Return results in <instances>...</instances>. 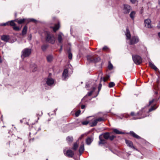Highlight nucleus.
<instances>
[{
	"label": "nucleus",
	"instance_id": "obj_34",
	"mask_svg": "<svg viewBox=\"0 0 160 160\" xmlns=\"http://www.w3.org/2000/svg\"><path fill=\"white\" fill-rule=\"evenodd\" d=\"M10 25L11 26H13L14 27V26L15 25V24L14 22L13 21H11L10 22Z\"/></svg>",
	"mask_w": 160,
	"mask_h": 160
},
{
	"label": "nucleus",
	"instance_id": "obj_18",
	"mask_svg": "<svg viewBox=\"0 0 160 160\" xmlns=\"http://www.w3.org/2000/svg\"><path fill=\"white\" fill-rule=\"evenodd\" d=\"M84 150V144H82L79 149V152L80 154H81L83 152V151Z\"/></svg>",
	"mask_w": 160,
	"mask_h": 160
},
{
	"label": "nucleus",
	"instance_id": "obj_37",
	"mask_svg": "<svg viewBox=\"0 0 160 160\" xmlns=\"http://www.w3.org/2000/svg\"><path fill=\"white\" fill-rule=\"evenodd\" d=\"M81 112V111L80 110H78L75 113V115L76 116L78 117L80 114Z\"/></svg>",
	"mask_w": 160,
	"mask_h": 160
},
{
	"label": "nucleus",
	"instance_id": "obj_32",
	"mask_svg": "<svg viewBox=\"0 0 160 160\" xmlns=\"http://www.w3.org/2000/svg\"><path fill=\"white\" fill-rule=\"evenodd\" d=\"M36 21L34 19H32V18H30V19H27V22H36Z\"/></svg>",
	"mask_w": 160,
	"mask_h": 160
},
{
	"label": "nucleus",
	"instance_id": "obj_17",
	"mask_svg": "<svg viewBox=\"0 0 160 160\" xmlns=\"http://www.w3.org/2000/svg\"><path fill=\"white\" fill-rule=\"evenodd\" d=\"M47 60L48 62H51L53 59V56L52 55H48L47 57Z\"/></svg>",
	"mask_w": 160,
	"mask_h": 160
},
{
	"label": "nucleus",
	"instance_id": "obj_44",
	"mask_svg": "<svg viewBox=\"0 0 160 160\" xmlns=\"http://www.w3.org/2000/svg\"><path fill=\"white\" fill-rule=\"evenodd\" d=\"M92 91H91L89 92H88L87 94V95H88L89 96L91 95L92 93Z\"/></svg>",
	"mask_w": 160,
	"mask_h": 160
},
{
	"label": "nucleus",
	"instance_id": "obj_22",
	"mask_svg": "<svg viewBox=\"0 0 160 160\" xmlns=\"http://www.w3.org/2000/svg\"><path fill=\"white\" fill-rule=\"evenodd\" d=\"M93 141V139L90 138H88L86 140V143L88 145H90Z\"/></svg>",
	"mask_w": 160,
	"mask_h": 160
},
{
	"label": "nucleus",
	"instance_id": "obj_12",
	"mask_svg": "<svg viewBox=\"0 0 160 160\" xmlns=\"http://www.w3.org/2000/svg\"><path fill=\"white\" fill-rule=\"evenodd\" d=\"M125 142L127 144V145L129 147H130L133 148L134 149L137 150L133 146V144L132 142L128 141V140H126Z\"/></svg>",
	"mask_w": 160,
	"mask_h": 160
},
{
	"label": "nucleus",
	"instance_id": "obj_41",
	"mask_svg": "<svg viewBox=\"0 0 160 160\" xmlns=\"http://www.w3.org/2000/svg\"><path fill=\"white\" fill-rule=\"evenodd\" d=\"M115 137V136H114L113 135H112V136H109V138L111 140H113L114 139V138Z\"/></svg>",
	"mask_w": 160,
	"mask_h": 160
},
{
	"label": "nucleus",
	"instance_id": "obj_46",
	"mask_svg": "<svg viewBox=\"0 0 160 160\" xmlns=\"http://www.w3.org/2000/svg\"><path fill=\"white\" fill-rule=\"evenodd\" d=\"M108 48L107 46H105L103 48V50H106L107 49H108Z\"/></svg>",
	"mask_w": 160,
	"mask_h": 160
},
{
	"label": "nucleus",
	"instance_id": "obj_51",
	"mask_svg": "<svg viewBox=\"0 0 160 160\" xmlns=\"http://www.w3.org/2000/svg\"><path fill=\"white\" fill-rule=\"evenodd\" d=\"M83 137V135H82L81 136V137H80L79 138V139H81Z\"/></svg>",
	"mask_w": 160,
	"mask_h": 160
},
{
	"label": "nucleus",
	"instance_id": "obj_27",
	"mask_svg": "<svg viewBox=\"0 0 160 160\" xmlns=\"http://www.w3.org/2000/svg\"><path fill=\"white\" fill-rule=\"evenodd\" d=\"M136 13L134 11L132 12L130 15V18L132 19H134Z\"/></svg>",
	"mask_w": 160,
	"mask_h": 160
},
{
	"label": "nucleus",
	"instance_id": "obj_54",
	"mask_svg": "<svg viewBox=\"0 0 160 160\" xmlns=\"http://www.w3.org/2000/svg\"><path fill=\"white\" fill-rule=\"evenodd\" d=\"M62 46H61V49L60 50V51H61L62 50Z\"/></svg>",
	"mask_w": 160,
	"mask_h": 160
},
{
	"label": "nucleus",
	"instance_id": "obj_48",
	"mask_svg": "<svg viewBox=\"0 0 160 160\" xmlns=\"http://www.w3.org/2000/svg\"><path fill=\"white\" fill-rule=\"evenodd\" d=\"M131 1L132 3H134L136 2V0H131Z\"/></svg>",
	"mask_w": 160,
	"mask_h": 160
},
{
	"label": "nucleus",
	"instance_id": "obj_33",
	"mask_svg": "<svg viewBox=\"0 0 160 160\" xmlns=\"http://www.w3.org/2000/svg\"><path fill=\"white\" fill-rule=\"evenodd\" d=\"M98 122H101L102 121H104V119L102 118H98L97 119Z\"/></svg>",
	"mask_w": 160,
	"mask_h": 160
},
{
	"label": "nucleus",
	"instance_id": "obj_31",
	"mask_svg": "<svg viewBox=\"0 0 160 160\" xmlns=\"http://www.w3.org/2000/svg\"><path fill=\"white\" fill-rule=\"evenodd\" d=\"M115 85V84L114 82H110L109 84V87L110 88H112Z\"/></svg>",
	"mask_w": 160,
	"mask_h": 160
},
{
	"label": "nucleus",
	"instance_id": "obj_9",
	"mask_svg": "<svg viewBox=\"0 0 160 160\" xmlns=\"http://www.w3.org/2000/svg\"><path fill=\"white\" fill-rule=\"evenodd\" d=\"M145 26L148 28H151L152 26L151 24V21L150 19H148L144 21Z\"/></svg>",
	"mask_w": 160,
	"mask_h": 160
},
{
	"label": "nucleus",
	"instance_id": "obj_57",
	"mask_svg": "<svg viewBox=\"0 0 160 160\" xmlns=\"http://www.w3.org/2000/svg\"><path fill=\"white\" fill-rule=\"evenodd\" d=\"M155 93H156V94H157V93H158V92H156Z\"/></svg>",
	"mask_w": 160,
	"mask_h": 160
},
{
	"label": "nucleus",
	"instance_id": "obj_24",
	"mask_svg": "<svg viewBox=\"0 0 160 160\" xmlns=\"http://www.w3.org/2000/svg\"><path fill=\"white\" fill-rule=\"evenodd\" d=\"M27 21V19H21L19 20H16V21L18 23V24H22L25 21Z\"/></svg>",
	"mask_w": 160,
	"mask_h": 160
},
{
	"label": "nucleus",
	"instance_id": "obj_2",
	"mask_svg": "<svg viewBox=\"0 0 160 160\" xmlns=\"http://www.w3.org/2000/svg\"><path fill=\"white\" fill-rule=\"evenodd\" d=\"M103 137L106 139H108L109 138V134L108 132H106L103 135H100L99 136V138L100 139V141L99 142V144H104L105 143V141L102 139Z\"/></svg>",
	"mask_w": 160,
	"mask_h": 160
},
{
	"label": "nucleus",
	"instance_id": "obj_7",
	"mask_svg": "<svg viewBox=\"0 0 160 160\" xmlns=\"http://www.w3.org/2000/svg\"><path fill=\"white\" fill-rule=\"evenodd\" d=\"M64 154L66 156L69 157H72L74 155V153L71 150H67L66 152H65V150L63 151Z\"/></svg>",
	"mask_w": 160,
	"mask_h": 160
},
{
	"label": "nucleus",
	"instance_id": "obj_20",
	"mask_svg": "<svg viewBox=\"0 0 160 160\" xmlns=\"http://www.w3.org/2000/svg\"><path fill=\"white\" fill-rule=\"evenodd\" d=\"M130 135L133 136L134 137L138 139L140 138V137L138 135L136 134L134 132L132 131H131L130 132Z\"/></svg>",
	"mask_w": 160,
	"mask_h": 160
},
{
	"label": "nucleus",
	"instance_id": "obj_21",
	"mask_svg": "<svg viewBox=\"0 0 160 160\" xmlns=\"http://www.w3.org/2000/svg\"><path fill=\"white\" fill-rule=\"evenodd\" d=\"M113 131L114 132H115L116 134H124V133L119 131L117 129H113Z\"/></svg>",
	"mask_w": 160,
	"mask_h": 160
},
{
	"label": "nucleus",
	"instance_id": "obj_30",
	"mask_svg": "<svg viewBox=\"0 0 160 160\" xmlns=\"http://www.w3.org/2000/svg\"><path fill=\"white\" fill-rule=\"evenodd\" d=\"M62 34H60L58 35V40L59 42L61 43L62 41Z\"/></svg>",
	"mask_w": 160,
	"mask_h": 160
},
{
	"label": "nucleus",
	"instance_id": "obj_26",
	"mask_svg": "<svg viewBox=\"0 0 160 160\" xmlns=\"http://www.w3.org/2000/svg\"><path fill=\"white\" fill-rule=\"evenodd\" d=\"M60 27L59 24L58 23V24H56L55 26L53 28V30L54 32H55L57 31Z\"/></svg>",
	"mask_w": 160,
	"mask_h": 160
},
{
	"label": "nucleus",
	"instance_id": "obj_1",
	"mask_svg": "<svg viewBox=\"0 0 160 160\" xmlns=\"http://www.w3.org/2000/svg\"><path fill=\"white\" fill-rule=\"evenodd\" d=\"M32 50L30 48H25L23 49L22 52L21 57L22 58L28 57L31 54Z\"/></svg>",
	"mask_w": 160,
	"mask_h": 160
},
{
	"label": "nucleus",
	"instance_id": "obj_11",
	"mask_svg": "<svg viewBox=\"0 0 160 160\" xmlns=\"http://www.w3.org/2000/svg\"><path fill=\"white\" fill-rule=\"evenodd\" d=\"M54 80L53 79L51 78H48L47 79V84L49 86L51 85L54 84Z\"/></svg>",
	"mask_w": 160,
	"mask_h": 160
},
{
	"label": "nucleus",
	"instance_id": "obj_43",
	"mask_svg": "<svg viewBox=\"0 0 160 160\" xmlns=\"http://www.w3.org/2000/svg\"><path fill=\"white\" fill-rule=\"evenodd\" d=\"M46 46L44 45L42 47V49L43 51L45 50L46 49Z\"/></svg>",
	"mask_w": 160,
	"mask_h": 160
},
{
	"label": "nucleus",
	"instance_id": "obj_5",
	"mask_svg": "<svg viewBox=\"0 0 160 160\" xmlns=\"http://www.w3.org/2000/svg\"><path fill=\"white\" fill-rule=\"evenodd\" d=\"M87 59L88 61L89 62H96L99 61L100 60L99 58H95L94 56L92 55H89L87 56Z\"/></svg>",
	"mask_w": 160,
	"mask_h": 160
},
{
	"label": "nucleus",
	"instance_id": "obj_16",
	"mask_svg": "<svg viewBox=\"0 0 160 160\" xmlns=\"http://www.w3.org/2000/svg\"><path fill=\"white\" fill-rule=\"evenodd\" d=\"M66 140L68 143H71L73 141V138L72 137L68 136L66 138Z\"/></svg>",
	"mask_w": 160,
	"mask_h": 160
},
{
	"label": "nucleus",
	"instance_id": "obj_29",
	"mask_svg": "<svg viewBox=\"0 0 160 160\" xmlns=\"http://www.w3.org/2000/svg\"><path fill=\"white\" fill-rule=\"evenodd\" d=\"M27 30V27L25 26L22 31V34L24 35L26 34Z\"/></svg>",
	"mask_w": 160,
	"mask_h": 160
},
{
	"label": "nucleus",
	"instance_id": "obj_49",
	"mask_svg": "<svg viewBox=\"0 0 160 160\" xmlns=\"http://www.w3.org/2000/svg\"><path fill=\"white\" fill-rule=\"evenodd\" d=\"M154 100L153 99L152 100L150 101L149 102V105H150L152 103V102H153Z\"/></svg>",
	"mask_w": 160,
	"mask_h": 160
},
{
	"label": "nucleus",
	"instance_id": "obj_15",
	"mask_svg": "<svg viewBox=\"0 0 160 160\" xmlns=\"http://www.w3.org/2000/svg\"><path fill=\"white\" fill-rule=\"evenodd\" d=\"M68 71L67 69H65L64 70L63 74L62 77L64 79H65L68 76Z\"/></svg>",
	"mask_w": 160,
	"mask_h": 160
},
{
	"label": "nucleus",
	"instance_id": "obj_4",
	"mask_svg": "<svg viewBox=\"0 0 160 160\" xmlns=\"http://www.w3.org/2000/svg\"><path fill=\"white\" fill-rule=\"evenodd\" d=\"M132 58L135 63L137 65H139L142 62L141 58L139 56H132Z\"/></svg>",
	"mask_w": 160,
	"mask_h": 160
},
{
	"label": "nucleus",
	"instance_id": "obj_23",
	"mask_svg": "<svg viewBox=\"0 0 160 160\" xmlns=\"http://www.w3.org/2000/svg\"><path fill=\"white\" fill-rule=\"evenodd\" d=\"M131 115L132 116H134V117H133V119H140L142 118L145 117V116H143L142 117H136L135 116H136V115H135L134 112H131Z\"/></svg>",
	"mask_w": 160,
	"mask_h": 160
},
{
	"label": "nucleus",
	"instance_id": "obj_19",
	"mask_svg": "<svg viewBox=\"0 0 160 160\" xmlns=\"http://www.w3.org/2000/svg\"><path fill=\"white\" fill-rule=\"evenodd\" d=\"M149 66L152 68L154 69L156 71L158 70V68L155 66L154 65L152 64V62H149Z\"/></svg>",
	"mask_w": 160,
	"mask_h": 160
},
{
	"label": "nucleus",
	"instance_id": "obj_56",
	"mask_svg": "<svg viewBox=\"0 0 160 160\" xmlns=\"http://www.w3.org/2000/svg\"><path fill=\"white\" fill-rule=\"evenodd\" d=\"M36 71V69H35V70H32V71H33V72H34V71Z\"/></svg>",
	"mask_w": 160,
	"mask_h": 160
},
{
	"label": "nucleus",
	"instance_id": "obj_52",
	"mask_svg": "<svg viewBox=\"0 0 160 160\" xmlns=\"http://www.w3.org/2000/svg\"><path fill=\"white\" fill-rule=\"evenodd\" d=\"M158 37H159L160 38V32H159L158 33Z\"/></svg>",
	"mask_w": 160,
	"mask_h": 160
},
{
	"label": "nucleus",
	"instance_id": "obj_47",
	"mask_svg": "<svg viewBox=\"0 0 160 160\" xmlns=\"http://www.w3.org/2000/svg\"><path fill=\"white\" fill-rule=\"evenodd\" d=\"M101 86H102V85L101 84H99V86L98 87V90L99 91L100 90L101 88Z\"/></svg>",
	"mask_w": 160,
	"mask_h": 160
},
{
	"label": "nucleus",
	"instance_id": "obj_55",
	"mask_svg": "<svg viewBox=\"0 0 160 160\" xmlns=\"http://www.w3.org/2000/svg\"><path fill=\"white\" fill-rule=\"evenodd\" d=\"M95 89V88L94 87L93 88V90H94Z\"/></svg>",
	"mask_w": 160,
	"mask_h": 160
},
{
	"label": "nucleus",
	"instance_id": "obj_35",
	"mask_svg": "<svg viewBox=\"0 0 160 160\" xmlns=\"http://www.w3.org/2000/svg\"><path fill=\"white\" fill-rule=\"evenodd\" d=\"M13 29L14 30L16 31H19L20 30L19 28L18 27H17V26H14L13 27Z\"/></svg>",
	"mask_w": 160,
	"mask_h": 160
},
{
	"label": "nucleus",
	"instance_id": "obj_36",
	"mask_svg": "<svg viewBox=\"0 0 160 160\" xmlns=\"http://www.w3.org/2000/svg\"><path fill=\"white\" fill-rule=\"evenodd\" d=\"M108 68L110 70H111L112 69V68H113L112 65L110 63H109V65L108 66Z\"/></svg>",
	"mask_w": 160,
	"mask_h": 160
},
{
	"label": "nucleus",
	"instance_id": "obj_45",
	"mask_svg": "<svg viewBox=\"0 0 160 160\" xmlns=\"http://www.w3.org/2000/svg\"><path fill=\"white\" fill-rule=\"evenodd\" d=\"M157 27L158 28L160 29V21L158 23Z\"/></svg>",
	"mask_w": 160,
	"mask_h": 160
},
{
	"label": "nucleus",
	"instance_id": "obj_28",
	"mask_svg": "<svg viewBox=\"0 0 160 160\" xmlns=\"http://www.w3.org/2000/svg\"><path fill=\"white\" fill-rule=\"evenodd\" d=\"M110 76L109 75H107L105 77L102 78H101V81L103 80L104 82H106L108 80Z\"/></svg>",
	"mask_w": 160,
	"mask_h": 160
},
{
	"label": "nucleus",
	"instance_id": "obj_39",
	"mask_svg": "<svg viewBox=\"0 0 160 160\" xmlns=\"http://www.w3.org/2000/svg\"><path fill=\"white\" fill-rule=\"evenodd\" d=\"M156 108H154V106H153L149 109L148 110V112H150L154 110H155Z\"/></svg>",
	"mask_w": 160,
	"mask_h": 160
},
{
	"label": "nucleus",
	"instance_id": "obj_10",
	"mask_svg": "<svg viewBox=\"0 0 160 160\" xmlns=\"http://www.w3.org/2000/svg\"><path fill=\"white\" fill-rule=\"evenodd\" d=\"M98 122L96 118H93L92 120L89 122V125L91 127H93L97 125Z\"/></svg>",
	"mask_w": 160,
	"mask_h": 160
},
{
	"label": "nucleus",
	"instance_id": "obj_14",
	"mask_svg": "<svg viewBox=\"0 0 160 160\" xmlns=\"http://www.w3.org/2000/svg\"><path fill=\"white\" fill-rule=\"evenodd\" d=\"M1 39L5 42H7L10 38L8 36L3 35L1 37Z\"/></svg>",
	"mask_w": 160,
	"mask_h": 160
},
{
	"label": "nucleus",
	"instance_id": "obj_50",
	"mask_svg": "<svg viewBox=\"0 0 160 160\" xmlns=\"http://www.w3.org/2000/svg\"><path fill=\"white\" fill-rule=\"evenodd\" d=\"M85 107V105H83L81 106V108L82 109H84Z\"/></svg>",
	"mask_w": 160,
	"mask_h": 160
},
{
	"label": "nucleus",
	"instance_id": "obj_42",
	"mask_svg": "<svg viewBox=\"0 0 160 160\" xmlns=\"http://www.w3.org/2000/svg\"><path fill=\"white\" fill-rule=\"evenodd\" d=\"M8 23H9V22H7L6 23H2L1 24V26H6L7 25H8Z\"/></svg>",
	"mask_w": 160,
	"mask_h": 160
},
{
	"label": "nucleus",
	"instance_id": "obj_6",
	"mask_svg": "<svg viewBox=\"0 0 160 160\" xmlns=\"http://www.w3.org/2000/svg\"><path fill=\"white\" fill-rule=\"evenodd\" d=\"M130 10L131 7L130 6L125 4L123 5V8L122 10V12L124 13H128L130 12Z\"/></svg>",
	"mask_w": 160,
	"mask_h": 160
},
{
	"label": "nucleus",
	"instance_id": "obj_25",
	"mask_svg": "<svg viewBox=\"0 0 160 160\" xmlns=\"http://www.w3.org/2000/svg\"><path fill=\"white\" fill-rule=\"evenodd\" d=\"M78 147V144L77 142L74 143L73 145L72 149L73 150H76L77 149Z\"/></svg>",
	"mask_w": 160,
	"mask_h": 160
},
{
	"label": "nucleus",
	"instance_id": "obj_53",
	"mask_svg": "<svg viewBox=\"0 0 160 160\" xmlns=\"http://www.w3.org/2000/svg\"><path fill=\"white\" fill-rule=\"evenodd\" d=\"M2 62V60L1 58L0 57V62Z\"/></svg>",
	"mask_w": 160,
	"mask_h": 160
},
{
	"label": "nucleus",
	"instance_id": "obj_58",
	"mask_svg": "<svg viewBox=\"0 0 160 160\" xmlns=\"http://www.w3.org/2000/svg\"><path fill=\"white\" fill-rule=\"evenodd\" d=\"M139 114V113H138V114H137V115H138Z\"/></svg>",
	"mask_w": 160,
	"mask_h": 160
},
{
	"label": "nucleus",
	"instance_id": "obj_40",
	"mask_svg": "<svg viewBox=\"0 0 160 160\" xmlns=\"http://www.w3.org/2000/svg\"><path fill=\"white\" fill-rule=\"evenodd\" d=\"M72 54L70 52H68V58L69 59H71L72 58Z\"/></svg>",
	"mask_w": 160,
	"mask_h": 160
},
{
	"label": "nucleus",
	"instance_id": "obj_38",
	"mask_svg": "<svg viewBox=\"0 0 160 160\" xmlns=\"http://www.w3.org/2000/svg\"><path fill=\"white\" fill-rule=\"evenodd\" d=\"M89 123V122L88 121H83L82 122V123L84 125H86L88 124Z\"/></svg>",
	"mask_w": 160,
	"mask_h": 160
},
{
	"label": "nucleus",
	"instance_id": "obj_8",
	"mask_svg": "<svg viewBox=\"0 0 160 160\" xmlns=\"http://www.w3.org/2000/svg\"><path fill=\"white\" fill-rule=\"evenodd\" d=\"M139 41L138 38L137 37L134 36L132 37L130 40V44H133L137 43Z\"/></svg>",
	"mask_w": 160,
	"mask_h": 160
},
{
	"label": "nucleus",
	"instance_id": "obj_3",
	"mask_svg": "<svg viewBox=\"0 0 160 160\" xmlns=\"http://www.w3.org/2000/svg\"><path fill=\"white\" fill-rule=\"evenodd\" d=\"M46 40L47 42H49V43L53 44L55 42V38L54 36L51 34L49 32H47Z\"/></svg>",
	"mask_w": 160,
	"mask_h": 160
},
{
	"label": "nucleus",
	"instance_id": "obj_13",
	"mask_svg": "<svg viewBox=\"0 0 160 160\" xmlns=\"http://www.w3.org/2000/svg\"><path fill=\"white\" fill-rule=\"evenodd\" d=\"M125 35L127 39L130 40L131 34L130 31L128 28H127L126 31L125 32Z\"/></svg>",
	"mask_w": 160,
	"mask_h": 160
}]
</instances>
